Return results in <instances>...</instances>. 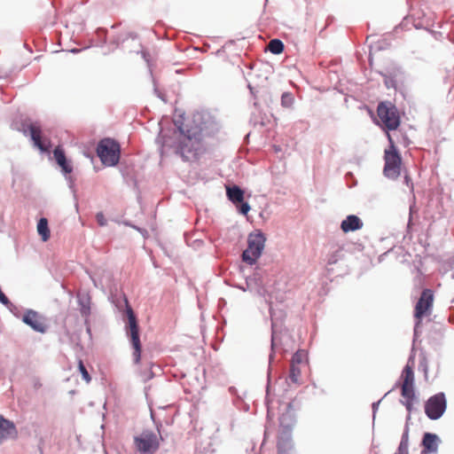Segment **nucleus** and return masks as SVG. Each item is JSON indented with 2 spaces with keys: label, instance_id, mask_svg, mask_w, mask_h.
<instances>
[{
  "label": "nucleus",
  "instance_id": "28",
  "mask_svg": "<svg viewBox=\"0 0 454 454\" xmlns=\"http://www.w3.org/2000/svg\"><path fill=\"white\" fill-rule=\"evenodd\" d=\"M404 182H405L406 185H407L411 190H412V189H413V184H412L411 178L409 176V175H408V174H405V175H404Z\"/></svg>",
  "mask_w": 454,
  "mask_h": 454
},
{
  "label": "nucleus",
  "instance_id": "9",
  "mask_svg": "<svg viewBox=\"0 0 454 454\" xmlns=\"http://www.w3.org/2000/svg\"><path fill=\"white\" fill-rule=\"evenodd\" d=\"M433 305L434 294L432 290H423L414 309V317L416 319L415 329L420 325L423 317L431 315Z\"/></svg>",
  "mask_w": 454,
  "mask_h": 454
},
{
  "label": "nucleus",
  "instance_id": "12",
  "mask_svg": "<svg viewBox=\"0 0 454 454\" xmlns=\"http://www.w3.org/2000/svg\"><path fill=\"white\" fill-rule=\"evenodd\" d=\"M28 129L30 131L34 145L42 152H48L51 147V143L48 139L42 138L41 128L38 125L32 123L29 125Z\"/></svg>",
  "mask_w": 454,
  "mask_h": 454
},
{
  "label": "nucleus",
  "instance_id": "22",
  "mask_svg": "<svg viewBox=\"0 0 454 454\" xmlns=\"http://www.w3.org/2000/svg\"><path fill=\"white\" fill-rule=\"evenodd\" d=\"M293 103H294V98L291 93L285 92L282 94L281 105L284 107H289L293 105Z\"/></svg>",
  "mask_w": 454,
  "mask_h": 454
},
{
  "label": "nucleus",
  "instance_id": "8",
  "mask_svg": "<svg viewBox=\"0 0 454 454\" xmlns=\"http://www.w3.org/2000/svg\"><path fill=\"white\" fill-rule=\"evenodd\" d=\"M401 378L403 380L401 394L405 399V406L407 410L411 411L412 408V402L415 398L413 364L411 365L408 363L405 365L402 372Z\"/></svg>",
  "mask_w": 454,
  "mask_h": 454
},
{
  "label": "nucleus",
  "instance_id": "16",
  "mask_svg": "<svg viewBox=\"0 0 454 454\" xmlns=\"http://www.w3.org/2000/svg\"><path fill=\"white\" fill-rule=\"evenodd\" d=\"M226 194L232 203H240L244 200V192L239 186H226Z\"/></svg>",
  "mask_w": 454,
  "mask_h": 454
},
{
  "label": "nucleus",
  "instance_id": "4",
  "mask_svg": "<svg viewBox=\"0 0 454 454\" xmlns=\"http://www.w3.org/2000/svg\"><path fill=\"white\" fill-rule=\"evenodd\" d=\"M98 156L106 166H115L120 160V145L114 139L104 138L97 147Z\"/></svg>",
  "mask_w": 454,
  "mask_h": 454
},
{
  "label": "nucleus",
  "instance_id": "26",
  "mask_svg": "<svg viewBox=\"0 0 454 454\" xmlns=\"http://www.w3.org/2000/svg\"><path fill=\"white\" fill-rule=\"evenodd\" d=\"M96 219L100 226H105L106 224V219L105 218V215L102 212H99L96 215Z\"/></svg>",
  "mask_w": 454,
  "mask_h": 454
},
{
  "label": "nucleus",
  "instance_id": "1",
  "mask_svg": "<svg viewBox=\"0 0 454 454\" xmlns=\"http://www.w3.org/2000/svg\"><path fill=\"white\" fill-rule=\"evenodd\" d=\"M176 152L184 160H194L203 150V134L201 129H179L176 134Z\"/></svg>",
  "mask_w": 454,
  "mask_h": 454
},
{
  "label": "nucleus",
  "instance_id": "6",
  "mask_svg": "<svg viewBox=\"0 0 454 454\" xmlns=\"http://www.w3.org/2000/svg\"><path fill=\"white\" fill-rule=\"evenodd\" d=\"M265 240L262 233H251L247 239V248L242 254L243 261L250 265L254 264L262 253Z\"/></svg>",
  "mask_w": 454,
  "mask_h": 454
},
{
  "label": "nucleus",
  "instance_id": "14",
  "mask_svg": "<svg viewBox=\"0 0 454 454\" xmlns=\"http://www.w3.org/2000/svg\"><path fill=\"white\" fill-rule=\"evenodd\" d=\"M439 437L432 433H426L423 436L422 445L425 452H436L438 449Z\"/></svg>",
  "mask_w": 454,
  "mask_h": 454
},
{
  "label": "nucleus",
  "instance_id": "29",
  "mask_svg": "<svg viewBox=\"0 0 454 454\" xmlns=\"http://www.w3.org/2000/svg\"><path fill=\"white\" fill-rule=\"evenodd\" d=\"M284 447V444L282 443V442L279 440L278 442V450H281Z\"/></svg>",
  "mask_w": 454,
  "mask_h": 454
},
{
  "label": "nucleus",
  "instance_id": "10",
  "mask_svg": "<svg viewBox=\"0 0 454 454\" xmlns=\"http://www.w3.org/2000/svg\"><path fill=\"white\" fill-rule=\"evenodd\" d=\"M446 410V399L442 393L431 396L425 404V412L430 419H438Z\"/></svg>",
  "mask_w": 454,
  "mask_h": 454
},
{
  "label": "nucleus",
  "instance_id": "23",
  "mask_svg": "<svg viewBox=\"0 0 454 454\" xmlns=\"http://www.w3.org/2000/svg\"><path fill=\"white\" fill-rule=\"evenodd\" d=\"M53 156H54V159L56 160L57 163L62 161L66 158L65 153L60 146H57L54 149Z\"/></svg>",
  "mask_w": 454,
  "mask_h": 454
},
{
  "label": "nucleus",
  "instance_id": "18",
  "mask_svg": "<svg viewBox=\"0 0 454 454\" xmlns=\"http://www.w3.org/2000/svg\"><path fill=\"white\" fill-rule=\"evenodd\" d=\"M291 364L307 367L308 353L303 349H299L296 351L292 357Z\"/></svg>",
  "mask_w": 454,
  "mask_h": 454
},
{
  "label": "nucleus",
  "instance_id": "20",
  "mask_svg": "<svg viewBox=\"0 0 454 454\" xmlns=\"http://www.w3.org/2000/svg\"><path fill=\"white\" fill-rule=\"evenodd\" d=\"M268 49L273 54H280L284 51V43L278 39H272L268 44Z\"/></svg>",
  "mask_w": 454,
  "mask_h": 454
},
{
  "label": "nucleus",
  "instance_id": "11",
  "mask_svg": "<svg viewBox=\"0 0 454 454\" xmlns=\"http://www.w3.org/2000/svg\"><path fill=\"white\" fill-rule=\"evenodd\" d=\"M22 321L38 333H43L47 330L43 317L35 310H27L22 317Z\"/></svg>",
  "mask_w": 454,
  "mask_h": 454
},
{
  "label": "nucleus",
  "instance_id": "15",
  "mask_svg": "<svg viewBox=\"0 0 454 454\" xmlns=\"http://www.w3.org/2000/svg\"><path fill=\"white\" fill-rule=\"evenodd\" d=\"M14 435H16V429L13 423L0 416V442Z\"/></svg>",
  "mask_w": 454,
  "mask_h": 454
},
{
  "label": "nucleus",
  "instance_id": "2",
  "mask_svg": "<svg viewBox=\"0 0 454 454\" xmlns=\"http://www.w3.org/2000/svg\"><path fill=\"white\" fill-rule=\"evenodd\" d=\"M389 145L384 151V168L385 176L390 179H397L402 173L403 161L402 157L395 146L392 136L387 133Z\"/></svg>",
  "mask_w": 454,
  "mask_h": 454
},
{
  "label": "nucleus",
  "instance_id": "30",
  "mask_svg": "<svg viewBox=\"0 0 454 454\" xmlns=\"http://www.w3.org/2000/svg\"><path fill=\"white\" fill-rule=\"evenodd\" d=\"M329 262L330 263H335V262H337V259H333V260L330 259Z\"/></svg>",
  "mask_w": 454,
  "mask_h": 454
},
{
  "label": "nucleus",
  "instance_id": "25",
  "mask_svg": "<svg viewBox=\"0 0 454 454\" xmlns=\"http://www.w3.org/2000/svg\"><path fill=\"white\" fill-rule=\"evenodd\" d=\"M407 445H408V429H406L403 434L399 449L400 450H403V448L406 449Z\"/></svg>",
  "mask_w": 454,
  "mask_h": 454
},
{
  "label": "nucleus",
  "instance_id": "7",
  "mask_svg": "<svg viewBox=\"0 0 454 454\" xmlns=\"http://www.w3.org/2000/svg\"><path fill=\"white\" fill-rule=\"evenodd\" d=\"M162 438L150 430H145L134 437V444L140 454H153L160 448Z\"/></svg>",
  "mask_w": 454,
  "mask_h": 454
},
{
  "label": "nucleus",
  "instance_id": "21",
  "mask_svg": "<svg viewBox=\"0 0 454 454\" xmlns=\"http://www.w3.org/2000/svg\"><path fill=\"white\" fill-rule=\"evenodd\" d=\"M78 370L81 372L83 380L86 383H90L91 381V377L81 359L78 361Z\"/></svg>",
  "mask_w": 454,
  "mask_h": 454
},
{
  "label": "nucleus",
  "instance_id": "17",
  "mask_svg": "<svg viewBox=\"0 0 454 454\" xmlns=\"http://www.w3.org/2000/svg\"><path fill=\"white\" fill-rule=\"evenodd\" d=\"M37 232L41 236L43 242L49 240L51 237V231L48 226V220L46 218H41L37 223Z\"/></svg>",
  "mask_w": 454,
  "mask_h": 454
},
{
  "label": "nucleus",
  "instance_id": "24",
  "mask_svg": "<svg viewBox=\"0 0 454 454\" xmlns=\"http://www.w3.org/2000/svg\"><path fill=\"white\" fill-rule=\"evenodd\" d=\"M58 164L62 168V170L67 174L71 173L73 170L72 166L67 162V158H65L62 161L59 162Z\"/></svg>",
  "mask_w": 454,
  "mask_h": 454
},
{
  "label": "nucleus",
  "instance_id": "3",
  "mask_svg": "<svg viewBox=\"0 0 454 454\" xmlns=\"http://www.w3.org/2000/svg\"><path fill=\"white\" fill-rule=\"evenodd\" d=\"M377 115L380 121L379 125L387 130V134L390 130H396L401 124L399 111L390 101H383L378 105Z\"/></svg>",
  "mask_w": 454,
  "mask_h": 454
},
{
  "label": "nucleus",
  "instance_id": "13",
  "mask_svg": "<svg viewBox=\"0 0 454 454\" xmlns=\"http://www.w3.org/2000/svg\"><path fill=\"white\" fill-rule=\"evenodd\" d=\"M363 226L362 220L355 215H349L342 221V231L344 232L356 231L362 229Z\"/></svg>",
  "mask_w": 454,
  "mask_h": 454
},
{
  "label": "nucleus",
  "instance_id": "27",
  "mask_svg": "<svg viewBox=\"0 0 454 454\" xmlns=\"http://www.w3.org/2000/svg\"><path fill=\"white\" fill-rule=\"evenodd\" d=\"M250 210V206L247 203H242L240 206V213L243 215H247Z\"/></svg>",
  "mask_w": 454,
  "mask_h": 454
},
{
  "label": "nucleus",
  "instance_id": "19",
  "mask_svg": "<svg viewBox=\"0 0 454 454\" xmlns=\"http://www.w3.org/2000/svg\"><path fill=\"white\" fill-rule=\"evenodd\" d=\"M305 366H298L290 364V374L289 378L293 383L298 384L301 381V375Z\"/></svg>",
  "mask_w": 454,
  "mask_h": 454
},
{
  "label": "nucleus",
  "instance_id": "5",
  "mask_svg": "<svg viewBox=\"0 0 454 454\" xmlns=\"http://www.w3.org/2000/svg\"><path fill=\"white\" fill-rule=\"evenodd\" d=\"M127 316L129 325L126 329L128 337L129 338L133 351V360L135 364H139L141 360L142 345L139 338V327L137 317L130 307L127 308Z\"/></svg>",
  "mask_w": 454,
  "mask_h": 454
}]
</instances>
